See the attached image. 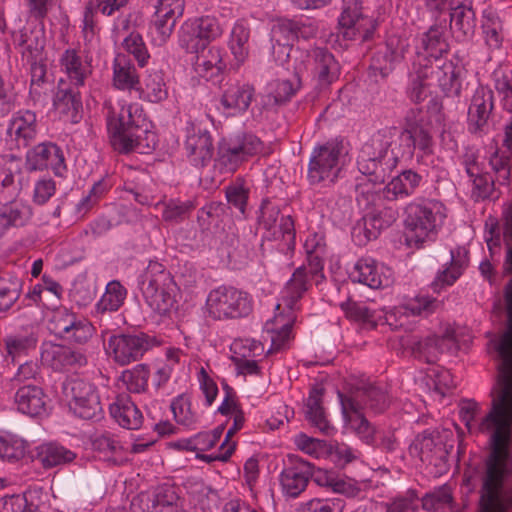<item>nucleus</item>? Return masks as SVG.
Returning a JSON list of instances; mask_svg holds the SVG:
<instances>
[{
  "instance_id": "obj_1",
  "label": "nucleus",
  "mask_w": 512,
  "mask_h": 512,
  "mask_svg": "<svg viewBox=\"0 0 512 512\" xmlns=\"http://www.w3.org/2000/svg\"><path fill=\"white\" fill-rule=\"evenodd\" d=\"M432 144V136L423 124L422 111L410 110L401 131H379L362 146L357 167L370 182L381 184L401 159H410L416 149L430 153Z\"/></svg>"
},
{
  "instance_id": "obj_2",
  "label": "nucleus",
  "mask_w": 512,
  "mask_h": 512,
  "mask_svg": "<svg viewBox=\"0 0 512 512\" xmlns=\"http://www.w3.org/2000/svg\"><path fill=\"white\" fill-rule=\"evenodd\" d=\"M107 127L113 148L121 153L148 154L156 146L157 136L138 103L121 104L117 115L107 117Z\"/></svg>"
},
{
  "instance_id": "obj_3",
  "label": "nucleus",
  "mask_w": 512,
  "mask_h": 512,
  "mask_svg": "<svg viewBox=\"0 0 512 512\" xmlns=\"http://www.w3.org/2000/svg\"><path fill=\"white\" fill-rule=\"evenodd\" d=\"M322 273H312L309 265L298 267L287 281L281 292V302L275 307L276 313L265 324V330L270 334V351H279L288 346L292 339V326L295 322L294 311L298 302L310 287V282Z\"/></svg>"
},
{
  "instance_id": "obj_4",
  "label": "nucleus",
  "mask_w": 512,
  "mask_h": 512,
  "mask_svg": "<svg viewBox=\"0 0 512 512\" xmlns=\"http://www.w3.org/2000/svg\"><path fill=\"white\" fill-rule=\"evenodd\" d=\"M339 398L346 428L354 432L365 444H375V428L364 417L362 409L365 406L374 413L383 412L389 404L384 387L365 383L351 396L339 393Z\"/></svg>"
},
{
  "instance_id": "obj_5",
  "label": "nucleus",
  "mask_w": 512,
  "mask_h": 512,
  "mask_svg": "<svg viewBox=\"0 0 512 512\" xmlns=\"http://www.w3.org/2000/svg\"><path fill=\"white\" fill-rule=\"evenodd\" d=\"M406 240L419 246L434 240L446 217L445 207L436 200L418 199L405 208Z\"/></svg>"
},
{
  "instance_id": "obj_6",
  "label": "nucleus",
  "mask_w": 512,
  "mask_h": 512,
  "mask_svg": "<svg viewBox=\"0 0 512 512\" xmlns=\"http://www.w3.org/2000/svg\"><path fill=\"white\" fill-rule=\"evenodd\" d=\"M348 151L343 141L332 140L316 146L310 156L307 179L312 185L333 184L339 177Z\"/></svg>"
},
{
  "instance_id": "obj_7",
  "label": "nucleus",
  "mask_w": 512,
  "mask_h": 512,
  "mask_svg": "<svg viewBox=\"0 0 512 512\" xmlns=\"http://www.w3.org/2000/svg\"><path fill=\"white\" fill-rule=\"evenodd\" d=\"M159 342L145 333H117L108 337L104 343L105 353L119 366L137 362Z\"/></svg>"
},
{
  "instance_id": "obj_8",
  "label": "nucleus",
  "mask_w": 512,
  "mask_h": 512,
  "mask_svg": "<svg viewBox=\"0 0 512 512\" xmlns=\"http://www.w3.org/2000/svg\"><path fill=\"white\" fill-rule=\"evenodd\" d=\"M206 307L214 319L240 318L252 311V298L240 289L223 285L209 292Z\"/></svg>"
},
{
  "instance_id": "obj_9",
  "label": "nucleus",
  "mask_w": 512,
  "mask_h": 512,
  "mask_svg": "<svg viewBox=\"0 0 512 512\" xmlns=\"http://www.w3.org/2000/svg\"><path fill=\"white\" fill-rule=\"evenodd\" d=\"M263 149L261 140L253 134L236 136L219 147L217 165L222 172L232 173L248 157L260 153Z\"/></svg>"
},
{
  "instance_id": "obj_10",
  "label": "nucleus",
  "mask_w": 512,
  "mask_h": 512,
  "mask_svg": "<svg viewBox=\"0 0 512 512\" xmlns=\"http://www.w3.org/2000/svg\"><path fill=\"white\" fill-rule=\"evenodd\" d=\"M64 393L69 407L80 418L94 419L102 414V407L95 387L83 379L74 378L65 382Z\"/></svg>"
},
{
  "instance_id": "obj_11",
  "label": "nucleus",
  "mask_w": 512,
  "mask_h": 512,
  "mask_svg": "<svg viewBox=\"0 0 512 512\" xmlns=\"http://www.w3.org/2000/svg\"><path fill=\"white\" fill-rule=\"evenodd\" d=\"M451 437L452 433L446 430L424 432L415 438L409 447V453L413 457H418L422 462L440 466L446 462L453 448V443L449 442Z\"/></svg>"
},
{
  "instance_id": "obj_12",
  "label": "nucleus",
  "mask_w": 512,
  "mask_h": 512,
  "mask_svg": "<svg viewBox=\"0 0 512 512\" xmlns=\"http://www.w3.org/2000/svg\"><path fill=\"white\" fill-rule=\"evenodd\" d=\"M362 0H344L343 10L339 17L343 37L354 39L357 35L367 40L376 28L373 19L362 14Z\"/></svg>"
},
{
  "instance_id": "obj_13",
  "label": "nucleus",
  "mask_w": 512,
  "mask_h": 512,
  "mask_svg": "<svg viewBox=\"0 0 512 512\" xmlns=\"http://www.w3.org/2000/svg\"><path fill=\"white\" fill-rule=\"evenodd\" d=\"M260 223L275 240L284 241L287 249L295 246V226L289 215L280 216V209L269 200H264L260 209Z\"/></svg>"
},
{
  "instance_id": "obj_14",
  "label": "nucleus",
  "mask_w": 512,
  "mask_h": 512,
  "mask_svg": "<svg viewBox=\"0 0 512 512\" xmlns=\"http://www.w3.org/2000/svg\"><path fill=\"white\" fill-rule=\"evenodd\" d=\"M184 149L186 156L195 167H204L212 159L213 141L210 133L196 122H188L185 128Z\"/></svg>"
},
{
  "instance_id": "obj_15",
  "label": "nucleus",
  "mask_w": 512,
  "mask_h": 512,
  "mask_svg": "<svg viewBox=\"0 0 512 512\" xmlns=\"http://www.w3.org/2000/svg\"><path fill=\"white\" fill-rule=\"evenodd\" d=\"M303 68L313 75L318 86L327 87L339 76V65L326 48L315 47L306 51Z\"/></svg>"
},
{
  "instance_id": "obj_16",
  "label": "nucleus",
  "mask_w": 512,
  "mask_h": 512,
  "mask_svg": "<svg viewBox=\"0 0 512 512\" xmlns=\"http://www.w3.org/2000/svg\"><path fill=\"white\" fill-rule=\"evenodd\" d=\"M290 464L281 473L283 493L291 498L298 497L307 487L310 479L315 482L316 469L307 461L290 457Z\"/></svg>"
},
{
  "instance_id": "obj_17",
  "label": "nucleus",
  "mask_w": 512,
  "mask_h": 512,
  "mask_svg": "<svg viewBox=\"0 0 512 512\" xmlns=\"http://www.w3.org/2000/svg\"><path fill=\"white\" fill-rule=\"evenodd\" d=\"M38 133L37 116L31 110H19L8 121L6 141L16 148H25Z\"/></svg>"
},
{
  "instance_id": "obj_18",
  "label": "nucleus",
  "mask_w": 512,
  "mask_h": 512,
  "mask_svg": "<svg viewBox=\"0 0 512 512\" xmlns=\"http://www.w3.org/2000/svg\"><path fill=\"white\" fill-rule=\"evenodd\" d=\"M26 166L30 171L50 168L57 176H63L66 171L62 149L51 142L40 143L28 150Z\"/></svg>"
},
{
  "instance_id": "obj_19",
  "label": "nucleus",
  "mask_w": 512,
  "mask_h": 512,
  "mask_svg": "<svg viewBox=\"0 0 512 512\" xmlns=\"http://www.w3.org/2000/svg\"><path fill=\"white\" fill-rule=\"evenodd\" d=\"M79 89L69 85L63 78L58 81L53 107L65 122L76 124L82 118L83 105Z\"/></svg>"
},
{
  "instance_id": "obj_20",
  "label": "nucleus",
  "mask_w": 512,
  "mask_h": 512,
  "mask_svg": "<svg viewBox=\"0 0 512 512\" xmlns=\"http://www.w3.org/2000/svg\"><path fill=\"white\" fill-rule=\"evenodd\" d=\"M60 71L66 76L67 83L76 88L85 86L87 79L92 74V65L87 57L75 48H67L59 58Z\"/></svg>"
},
{
  "instance_id": "obj_21",
  "label": "nucleus",
  "mask_w": 512,
  "mask_h": 512,
  "mask_svg": "<svg viewBox=\"0 0 512 512\" xmlns=\"http://www.w3.org/2000/svg\"><path fill=\"white\" fill-rule=\"evenodd\" d=\"M350 278L372 289H379L392 284L393 273L390 268L372 258H361L351 271Z\"/></svg>"
},
{
  "instance_id": "obj_22",
  "label": "nucleus",
  "mask_w": 512,
  "mask_h": 512,
  "mask_svg": "<svg viewBox=\"0 0 512 512\" xmlns=\"http://www.w3.org/2000/svg\"><path fill=\"white\" fill-rule=\"evenodd\" d=\"M41 360L43 364L56 371H61L73 366H83L87 362L85 355L81 352L52 342L42 344Z\"/></svg>"
},
{
  "instance_id": "obj_23",
  "label": "nucleus",
  "mask_w": 512,
  "mask_h": 512,
  "mask_svg": "<svg viewBox=\"0 0 512 512\" xmlns=\"http://www.w3.org/2000/svg\"><path fill=\"white\" fill-rule=\"evenodd\" d=\"M14 402L19 412L31 417L41 416L47 412L48 398L43 389L33 383L18 387Z\"/></svg>"
},
{
  "instance_id": "obj_24",
  "label": "nucleus",
  "mask_w": 512,
  "mask_h": 512,
  "mask_svg": "<svg viewBox=\"0 0 512 512\" xmlns=\"http://www.w3.org/2000/svg\"><path fill=\"white\" fill-rule=\"evenodd\" d=\"M315 483L347 498H356L362 492L360 482L332 470L316 469Z\"/></svg>"
},
{
  "instance_id": "obj_25",
  "label": "nucleus",
  "mask_w": 512,
  "mask_h": 512,
  "mask_svg": "<svg viewBox=\"0 0 512 512\" xmlns=\"http://www.w3.org/2000/svg\"><path fill=\"white\" fill-rule=\"evenodd\" d=\"M254 89L248 84L231 83L224 90L220 104L227 116H236L244 113L252 101Z\"/></svg>"
},
{
  "instance_id": "obj_26",
  "label": "nucleus",
  "mask_w": 512,
  "mask_h": 512,
  "mask_svg": "<svg viewBox=\"0 0 512 512\" xmlns=\"http://www.w3.org/2000/svg\"><path fill=\"white\" fill-rule=\"evenodd\" d=\"M456 348L457 344L451 333H446L442 337L429 336L413 344V350L428 363L436 362L439 355L453 352Z\"/></svg>"
},
{
  "instance_id": "obj_27",
  "label": "nucleus",
  "mask_w": 512,
  "mask_h": 512,
  "mask_svg": "<svg viewBox=\"0 0 512 512\" xmlns=\"http://www.w3.org/2000/svg\"><path fill=\"white\" fill-rule=\"evenodd\" d=\"M175 281L165 267L156 261L149 262L146 269L140 275L139 285L143 296L151 297L152 292L158 289L172 287Z\"/></svg>"
},
{
  "instance_id": "obj_28",
  "label": "nucleus",
  "mask_w": 512,
  "mask_h": 512,
  "mask_svg": "<svg viewBox=\"0 0 512 512\" xmlns=\"http://www.w3.org/2000/svg\"><path fill=\"white\" fill-rule=\"evenodd\" d=\"M110 414L123 428L136 430L143 422V415L135 403L127 396L118 397L110 404Z\"/></svg>"
},
{
  "instance_id": "obj_29",
  "label": "nucleus",
  "mask_w": 512,
  "mask_h": 512,
  "mask_svg": "<svg viewBox=\"0 0 512 512\" xmlns=\"http://www.w3.org/2000/svg\"><path fill=\"white\" fill-rule=\"evenodd\" d=\"M427 57L419 56L413 63V71L410 74V85L408 89L409 97L414 102H422L430 93V86L432 82L429 80L427 72L428 67Z\"/></svg>"
},
{
  "instance_id": "obj_30",
  "label": "nucleus",
  "mask_w": 512,
  "mask_h": 512,
  "mask_svg": "<svg viewBox=\"0 0 512 512\" xmlns=\"http://www.w3.org/2000/svg\"><path fill=\"white\" fill-rule=\"evenodd\" d=\"M492 107V91L482 86L477 88L468 109L469 123L475 129H481L487 123Z\"/></svg>"
},
{
  "instance_id": "obj_31",
  "label": "nucleus",
  "mask_w": 512,
  "mask_h": 512,
  "mask_svg": "<svg viewBox=\"0 0 512 512\" xmlns=\"http://www.w3.org/2000/svg\"><path fill=\"white\" fill-rule=\"evenodd\" d=\"M475 27V13L470 7L459 5L452 9L450 28L456 40H470L474 35Z\"/></svg>"
},
{
  "instance_id": "obj_32",
  "label": "nucleus",
  "mask_w": 512,
  "mask_h": 512,
  "mask_svg": "<svg viewBox=\"0 0 512 512\" xmlns=\"http://www.w3.org/2000/svg\"><path fill=\"white\" fill-rule=\"evenodd\" d=\"M35 459L44 468H53L72 462L76 454L57 443H43L36 447Z\"/></svg>"
},
{
  "instance_id": "obj_33",
  "label": "nucleus",
  "mask_w": 512,
  "mask_h": 512,
  "mask_svg": "<svg viewBox=\"0 0 512 512\" xmlns=\"http://www.w3.org/2000/svg\"><path fill=\"white\" fill-rule=\"evenodd\" d=\"M427 60L429 62L427 72L432 84H437L443 91L452 90L457 81L453 62L441 58L432 60L427 57Z\"/></svg>"
},
{
  "instance_id": "obj_34",
  "label": "nucleus",
  "mask_w": 512,
  "mask_h": 512,
  "mask_svg": "<svg viewBox=\"0 0 512 512\" xmlns=\"http://www.w3.org/2000/svg\"><path fill=\"white\" fill-rule=\"evenodd\" d=\"M445 29V25H433L422 35L421 45L424 52H419L417 58L423 56L434 60L448 52L449 45L444 37Z\"/></svg>"
},
{
  "instance_id": "obj_35",
  "label": "nucleus",
  "mask_w": 512,
  "mask_h": 512,
  "mask_svg": "<svg viewBox=\"0 0 512 512\" xmlns=\"http://www.w3.org/2000/svg\"><path fill=\"white\" fill-rule=\"evenodd\" d=\"M422 177L412 170H405L394 177L385 187L388 199H403L412 195L419 186Z\"/></svg>"
},
{
  "instance_id": "obj_36",
  "label": "nucleus",
  "mask_w": 512,
  "mask_h": 512,
  "mask_svg": "<svg viewBox=\"0 0 512 512\" xmlns=\"http://www.w3.org/2000/svg\"><path fill=\"white\" fill-rule=\"evenodd\" d=\"M196 54L194 69L199 77L209 80L224 68L221 51L217 47H210Z\"/></svg>"
},
{
  "instance_id": "obj_37",
  "label": "nucleus",
  "mask_w": 512,
  "mask_h": 512,
  "mask_svg": "<svg viewBox=\"0 0 512 512\" xmlns=\"http://www.w3.org/2000/svg\"><path fill=\"white\" fill-rule=\"evenodd\" d=\"M323 390L318 387L311 389L306 400V418L319 431L329 434L332 430L329 421L326 419L324 408L322 407Z\"/></svg>"
},
{
  "instance_id": "obj_38",
  "label": "nucleus",
  "mask_w": 512,
  "mask_h": 512,
  "mask_svg": "<svg viewBox=\"0 0 512 512\" xmlns=\"http://www.w3.org/2000/svg\"><path fill=\"white\" fill-rule=\"evenodd\" d=\"M468 252L465 248L451 250L450 266L440 271L434 281L436 288L452 285L468 265Z\"/></svg>"
},
{
  "instance_id": "obj_39",
  "label": "nucleus",
  "mask_w": 512,
  "mask_h": 512,
  "mask_svg": "<svg viewBox=\"0 0 512 512\" xmlns=\"http://www.w3.org/2000/svg\"><path fill=\"white\" fill-rule=\"evenodd\" d=\"M113 82L118 89H133L139 82L136 69L124 54H118L114 59Z\"/></svg>"
},
{
  "instance_id": "obj_40",
  "label": "nucleus",
  "mask_w": 512,
  "mask_h": 512,
  "mask_svg": "<svg viewBox=\"0 0 512 512\" xmlns=\"http://www.w3.org/2000/svg\"><path fill=\"white\" fill-rule=\"evenodd\" d=\"M326 249L325 237L322 232H310L304 242L307 254V265L312 273H321L323 269V256Z\"/></svg>"
},
{
  "instance_id": "obj_41",
  "label": "nucleus",
  "mask_w": 512,
  "mask_h": 512,
  "mask_svg": "<svg viewBox=\"0 0 512 512\" xmlns=\"http://www.w3.org/2000/svg\"><path fill=\"white\" fill-rule=\"evenodd\" d=\"M340 308L351 321L361 322L375 327L378 322L382 320L381 313L371 310L363 303L355 302L350 299L341 302Z\"/></svg>"
},
{
  "instance_id": "obj_42",
  "label": "nucleus",
  "mask_w": 512,
  "mask_h": 512,
  "mask_svg": "<svg viewBox=\"0 0 512 512\" xmlns=\"http://www.w3.org/2000/svg\"><path fill=\"white\" fill-rule=\"evenodd\" d=\"M174 496L165 500L160 495L151 498L149 495L141 494L131 501L132 512H178L173 504Z\"/></svg>"
},
{
  "instance_id": "obj_43",
  "label": "nucleus",
  "mask_w": 512,
  "mask_h": 512,
  "mask_svg": "<svg viewBox=\"0 0 512 512\" xmlns=\"http://www.w3.org/2000/svg\"><path fill=\"white\" fill-rule=\"evenodd\" d=\"M127 291L118 281L107 284L105 293L96 304L97 313L117 311L124 303Z\"/></svg>"
},
{
  "instance_id": "obj_44",
  "label": "nucleus",
  "mask_w": 512,
  "mask_h": 512,
  "mask_svg": "<svg viewBox=\"0 0 512 512\" xmlns=\"http://www.w3.org/2000/svg\"><path fill=\"white\" fill-rule=\"evenodd\" d=\"M93 449L103 455V459L113 463L122 461L123 445L118 438L110 433L95 436L92 441Z\"/></svg>"
},
{
  "instance_id": "obj_45",
  "label": "nucleus",
  "mask_w": 512,
  "mask_h": 512,
  "mask_svg": "<svg viewBox=\"0 0 512 512\" xmlns=\"http://www.w3.org/2000/svg\"><path fill=\"white\" fill-rule=\"evenodd\" d=\"M249 37V29L242 22H236L230 34L229 47L239 64L244 63L249 55Z\"/></svg>"
},
{
  "instance_id": "obj_46",
  "label": "nucleus",
  "mask_w": 512,
  "mask_h": 512,
  "mask_svg": "<svg viewBox=\"0 0 512 512\" xmlns=\"http://www.w3.org/2000/svg\"><path fill=\"white\" fill-rule=\"evenodd\" d=\"M408 48L409 43L407 39L396 35L390 36L386 41V51L383 56L386 64L380 67L381 73L386 75L396 64L400 63Z\"/></svg>"
},
{
  "instance_id": "obj_47",
  "label": "nucleus",
  "mask_w": 512,
  "mask_h": 512,
  "mask_svg": "<svg viewBox=\"0 0 512 512\" xmlns=\"http://www.w3.org/2000/svg\"><path fill=\"white\" fill-rule=\"evenodd\" d=\"M179 45L189 53H199L207 47L193 19L187 20L181 26Z\"/></svg>"
},
{
  "instance_id": "obj_48",
  "label": "nucleus",
  "mask_w": 512,
  "mask_h": 512,
  "mask_svg": "<svg viewBox=\"0 0 512 512\" xmlns=\"http://www.w3.org/2000/svg\"><path fill=\"white\" fill-rule=\"evenodd\" d=\"M149 376V367L146 364H137L131 369L124 370L120 378L130 392L141 393L148 386Z\"/></svg>"
},
{
  "instance_id": "obj_49",
  "label": "nucleus",
  "mask_w": 512,
  "mask_h": 512,
  "mask_svg": "<svg viewBox=\"0 0 512 512\" xmlns=\"http://www.w3.org/2000/svg\"><path fill=\"white\" fill-rule=\"evenodd\" d=\"M453 497L451 489L443 485L422 498V507L426 511L440 512L452 508Z\"/></svg>"
},
{
  "instance_id": "obj_50",
  "label": "nucleus",
  "mask_w": 512,
  "mask_h": 512,
  "mask_svg": "<svg viewBox=\"0 0 512 512\" xmlns=\"http://www.w3.org/2000/svg\"><path fill=\"white\" fill-rule=\"evenodd\" d=\"M175 291L176 283L172 287L167 286L165 290L164 288L154 290L151 297L144 295V299L153 311L160 315H165L174 307Z\"/></svg>"
},
{
  "instance_id": "obj_51",
  "label": "nucleus",
  "mask_w": 512,
  "mask_h": 512,
  "mask_svg": "<svg viewBox=\"0 0 512 512\" xmlns=\"http://www.w3.org/2000/svg\"><path fill=\"white\" fill-rule=\"evenodd\" d=\"M296 70L297 73L292 79L277 80L272 85L271 95L275 104L289 101L300 89L301 80L298 74L302 70V67L299 65L296 67Z\"/></svg>"
},
{
  "instance_id": "obj_52",
  "label": "nucleus",
  "mask_w": 512,
  "mask_h": 512,
  "mask_svg": "<svg viewBox=\"0 0 512 512\" xmlns=\"http://www.w3.org/2000/svg\"><path fill=\"white\" fill-rule=\"evenodd\" d=\"M294 444L299 450L316 459L329 456L331 451V444L324 440L309 437L304 433L297 434L294 437Z\"/></svg>"
},
{
  "instance_id": "obj_53",
  "label": "nucleus",
  "mask_w": 512,
  "mask_h": 512,
  "mask_svg": "<svg viewBox=\"0 0 512 512\" xmlns=\"http://www.w3.org/2000/svg\"><path fill=\"white\" fill-rule=\"evenodd\" d=\"M143 98L152 103H159L168 96L166 84L160 72L147 75L142 88Z\"/></svg>"
},
{
  "instance_id": "obj_54",
  "label": "nucleus",
  "mask_w": 512,
  "mask_h": 512,
  "mask_svg": "<svg viewBox=\"0 0 512 512\" xmlns=\"http://www.w3.org/2000/svg\"><path fill=\"white\" fill-rule=\"evenodd\" d=\"M22 282L17 277H0V312L9 310L21 294Z\"/></svg>"
},
{
  "instance_id": "obj_55",
  "label": "nucleus",
  "mask_w": 512,
  "mask_h": 512,
  "mask_svg": "<svg viewBox=\"0 0 512 512\" xmlns=\"http://www.w3.org/2000/svg\"><path fill=\"white\" fill-rule=\"evenodd\" d=\"M163 12L155 10L154 18L152 21V34L153 41L161 46L170 38L176 21L179 17L168 14L166 17H161Z\"/></svg>"
},
{
  "instance_id": "obj_56",
  "label": "nucleus",
  "mask_w": 512,
  "mask_h": 512,
  "mask_svg": "<svg viewBox=\"0 0 512 512\" xmlns=\"http://www.w3.org/2000/svg\"><path fill=\"white\" fill-rule=\"evenodd\" d=\"M5 346L8 356L16 361V359L35 349L36 339L32 336L11 335L6 337Z\"/></svg>"
},
{
  "instance_id": "obj_57",
  "label": "nucleus",
  "mask_w": 512,
  "mask_h": 512,
  "mask_svg": "<svg viewBox=\"0 0 512 512\" xmlns=\"http://www.w3.org/2000/svg\"><path fill=\"white\" fill-rule=\"evenodd\" d=\"M122 46L129 54L134 56L140 67H144L147 64L150 55L139 33L131 32L124 38Z\"/></svg>"
},
{
  "instance_id": "obj_58",
  "label": "nucleus",
  "mask_w": 512,
  "mask_h": 512,
  "mask_svg": "<svg viewBox=\"0 0 512 512\" xmlns=\"http://www.w3.org/2000/svg\"><path fill=\"white\" fill-rule=\"evenodd\" d=\"M225 194L228 203L238 209L241 215H244L249 198V188L245 186L244 181L237 179L226 187Z\"/></svg>"
},
{
  "instance_id": "obj_59",
  "label": "nucleus",
  "mask_w": 512,
  "mask_h": 512,
  "mask_svg": "<svg viewBox=\"0 0 512 512\" xmlns=\"http://www.w3.org/2000/svg\"><path fill=\"white\" fill-rule=\"evenodd\" d=\"M426 374L427 378L433 385L434 390L442 396H444L446 392L455 387V382L450 371L443 367H430L428 368Z\"/></svg>"
},
{
  "instance_id": "obj_60",
  "label": "nucleus",
  "mask_w": 512,
  "mask_h": 512,
  "mask_svg": "<svg viewBox=\"0 0 512 512\" xmlns=\"http://www.w3.org/2000/svg\"><path fill=\"white\" fill-rule=\"evenodd\" d=\"M194 206L191 201L169 200L164 204L162 217L168 222H180L185 220Z\"/></svg>"
},
{
  "instance_id": "obj_61",
  "label": "nucleus",
  "mask_w": 512,
  "mask_h": 512,
  "mask_svg": "<svg viewBox=\"0 0 512 512\" xmlns=\"http://www.w3.org/2000/svg\"><path fill=\"white\" fill-rule=\"evenodd\" d=\"M171 410L175 420L184 426H191L196 422V416L191 411V403L188 397L178 396L171 403Z\"/></svg>"
},
{
  "instance_id": "obj_62",
  "label": "nucleus",
  "mask_w": 512,
  "mask_h": 512,
  "mask_svg": "<svg viewBox=\"0 0 512 512\" xmlns=\"http://www.w3.org/2000/svg\"><path fill=\"white\" fill-rule=\"evenodd\" d=\"M193 20L198 28V32L202 35L207 45L210 41L220 37L223 33V27L215 17L205 16Z\"/></svg>"
},
{
  "instance_id": "obj_63",
  "label": "nucleus",
  "mask_w": 512,
  "mask_h": 512,
  "mask_svg": "<svg viewBox=\"0 0 512 512\" xmlns=\"http://www.w3.org/2000/svg\"><path fill=\"white\" fill-rule=\"evenodd\" d=\"M78 318L79 316L67 310H59L53 316L51 329L56 335L67 338Z\"/></svg>"
},
{
  "instance_id": "obj_64",
  "label": "nucleus",
  "mask_w": 512,
  "mask_h": 512,
  "mask_svg": "<svg viewBox=\"0 0 512 512\" xmlns=\"http://www.w3.org/2000/svg\"><path fill=\"white\" fill-rule=\"evenodd\" d=\"M13 226L23 225L31 216V207L22 201H11L1 208Z\"/></svg>"
}]
</instances>
